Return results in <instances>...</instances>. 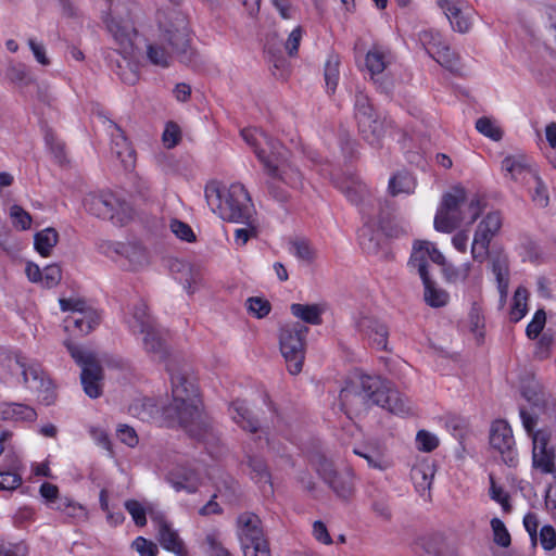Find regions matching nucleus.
<instances>
[{"label":"nucleus","mask_w":556,"mask_h":556,"mask_svg":"<svg viewBox=\"0 0 556 556\" xmlns=\"http://www.w3.org/2000/svg\"><path fill=\"white\" fill-rule=\"evenodd\" d=\"M340 400L342 405L350 409H356L358 404H375L400 416L413 413V406L407 397L391 389L389 383L381 378L368 375L359 377L357 387L343 389Z\"/></svg>","instance_id":"1"},{"label":"nucleus","mask_w":556,"mask_h":556,"mask_svg":"<svg viewBox=\"0 0 556 556\" xmlns=\"http://www.w3.org/2000/svg\"><path fill=\"white\" fill-rule=\"evenodd\" d=\"M484 205L479 194L468 198L465 188L456 186L443 195L434 216V229L451 233L464 222L472 224L482 213Z\"/></svg>","instance_id":"2"},{"label":"nucleus","mask_w":556,"mask_h":556,"mask_svg":"<svg viewBox=\"0 0 556 556\" xmlns=\"http://www.w3.org/2000/svg\"><path fill=\"white\" fill-rule=\"evenodd\" d=\"M204 194L212 211L225 220L250 224L255 215L249 192L241 184L222 187L218 182L211 181L205 186Z\"/></svg>","instance_id":"3"},{"label":"nucleus","mask_w":556,"mask_h":556,"mask_svg":"<svg viewBox=\"0 0 556 556\" xmlns=\"http://www.w3.org/2000/svg\"><path fill=\"white\" fill-rule=\"evenodd\" d=\"M166 369L170 376L173 402L166 409L168 417L187 428L200 418V400L194 384L184 374L175 370L169 362Z\"/></svg>","instance_id":"4"},{"label":"nucleus","mask_w":556,"mask_h":556,"mask_svg":"<svg viewBox=\"0 0 556 556\" xmlns=\"http://www.w3.org/2000/svg\"><path fill=\"white\" fill-rule=\"evenodd\" d=\"M85 210L118 226L127 225L135 215L131 204L112 191L90 192L83 200Z\"/></svg>","instance_id":"5"},{"label":"nucleus","mask_w":556,"mask_h":556,"mask_svg":"<svg viewBox=\"0 0 556 556\" xmlns=\"http://www.w3.org/2000/svg\"><path fill=\"white\" fill-rule=\"evenodd\" d=\"M243 140L253 149L258 161L269 176H277L278 169L288 155L282 144L257 128H245L241 131Z\"/></svg>","instance_id":"6"},{"label":"nucleus","mask_w":556,"mask_h":556,"mask_svg":"<svg viewBox=\"0 0 556 556\" xmlns=\"http://www.w3.org/2000/svg\"><path fill=\"white\" fill-rule=\"evenodd\" d=\"M308 327L300 323H288L279 330V346L291 375L301 372L305 358V342Z\"/></svg>","instance_id":"7"},{"label":"nucleus","mask_w":556,"mask_h":556,"mask_svg":"<svg viewBox=\"0 0 556 556\" xmlns=\"http://www.w3.org/2000/svg\"><path fill=\"white\" fill-rule=\"evenodd\" d=\"M14 363L21 372L24 386L36 392L38 399L46 405L52 404L55 400L54 386L41 365L20 353L14 354Z\"/></svg>","instance_id":"8"},{"label":"nucleus","mask_w":556,"mask_h":556,"mask_svg":"<svg viewBox=\"0 0 556 556\" xmlns=\"http://www.w3.org/2000/svg\"><path fill=\"white\" fill-rule=\"evenodd\" d=\"M65 345L71 356L81 366L80 380L85 393L91 399L99 397L102 394L101 380L103 378V370L96 354L85 351L71 342H65Z\"/></svg>","instance_id":"9"},{"label":"nucleus","mask_w":556,"mask_h":556,"mask_svg":"<svg viewBox=\"0 0 556 556\" xmlns=\"http://www.w3.org/2000/svg\"><path fill=\"white\" fill-rule=\"evenodd\" d=\"M60 306L63 312H72L64 321L67 331L77 330L79 334H87L100 321L99 314L87 307L86 302L80 299H61Z\"/></svg>","instance_id":"10"},{"label":"nucleus","mask_w":556,"mask_h":556,"mask_svg":"<svg viewBox=\"0 0 556 556\" xmlns=\"http://www.w3.org/2000/svg\"><path fill=\"white\" fill-rule=\"evenodd\" d=\"M355 119L364 140L371 146H378L384 134V125L375 114L369 99L362 93L355 99Z\"/></svg>","instance_id":"11"},{"label":"nucleus","mask_w":556,"mask_h":556,"mask_svg":"<svg viewBox=\"0 0 556 556\" xmlns=\"http://www.w3.org/2000/svg\"><path fill=\"white\" fill-rule=\"evenodd\" d=\"M490 445L508 467H516L518 453L510 426L502 419L492 422L490 428Z\"/></svg>","instance_id":"12"},{"label":"nucleus","mask_w":556,"mask_h":556,"mask_svg":"<svg viewBox=\"0 0 556 556\" xmlns=\"http://www.w3.org/2000/svg\"><path fill=\"white\" fill-rule=\"evenodd\" d=\"M502 228V217L498 212H490L478 224L471 244V256L482 263L489 255V247L492 239Z\"/></svg>","instance_id":"13"},{"label":"nucleus","mask_w":556,"mask_h":556,"mask_svg":"<svg viewBox=\"0 0 556 556\" xmlns=\"http://www.w3.org/2000/svg\"><path fill=\"white\" fill-rule=\"evenodd\" d=\"M551 438L547 429L532 434V465L541 473L551 475L556 480L555 450L551 445Z\"/></svg>","instance_id":"14"},{"label":"nucleus","mask_w":556,"mask_h":556,"mask_svg":"<svg viewBox=\"0 0 556 556\" xmlns=\"http://www.w3.org/2000/svg\"><path fill=\"white\" fill-rule=\"evenodd\" d=\"M318 472L340 500L348 502L353 497L355 485L352 472L340 473L333 468L332 463L326 459L319 464Z\"/></svg>","instance_id":"15"},{"label":"nucleus","mask_w":556,"mask_h":556,"mask_svg":"<svg viewBox=\"0 0 556 556\" xmlns=\"http://www.w3.org/2000/svg\"><path fill=\"white\" fill-rule=\"evenodd\" d=\"M429 261L438 265H444V255L430 241H415L408 265L412 269L417 270L421 280L430 278L428 273Z\"/></svg>","instance_id":"16"},{"label":"nucleus","mask_w":556,"mask_h":556,"mask_svg":"<svg viewBox=\"0 0 556 556\" xmlns=\"http://www.w3.org/2000/svg\"><path fill=\"white\" fill-rule=\"evenodd\" d=\"M108 131L111 136L112 154L121 162L124 169H134L136 165V152L125 132L112 121H109Z\"/></svg>","instance_id":"17"},{"label":"nucleus","mask_w":556,"mask_h":556,"mask_svg":"<svg viewBox=\"0 0 556 556\" xmlns=\"http://www.w3.org/2000/svg\"><path fill=\"white\" fill-rule=\"evenodd\" d=\"M106 27L112 35L121 53L130 55L134 50V39L137 31L130 21L111 17L106 21Z\"/></svg>","instance_id":"18"},{"label":"nucleus","mask_w":556,"mask_h":556,"mask_svg":"<svg viewBox=\"0 0 556 556\" xmlns=\"http://www.w3.org/2000/svg\"><path fill=\"white\" fill-rule=\"evenodd\" d=\"M142 348L152 358L160 362L167 359L169 350L166 333L155 324L141 333Z\"/></svg>","instance_id":"19"},{"label":"nucleus","mask_w":556,"mask_h":556,"mask_svg":"<svg viewBox=\"0 0 556 556\" xmlns=\"http://www.w3.org/2000/svg\"><path fill=\"white\" fill-rule=\"evenodd\" d=\"M236 533L239 544L265 535L260 517L251 511L241 513L236 520Z\"/></svg>","instance_id":"20"},{"label":"nucleus","mask_w":556,"mask_h":556,"mask_svg":"<svg viewBox=\"0 0 556 556\" xmlns=\"http://www.w3.org/2000/svg\"><path fill=\"white\" fill-rule=\"evenodd\" d=\"M502 169L511 179L522 182H530V178L538 173L525 155L506 156L502 161Z\"/></svg>","instance_id":"21"},{"label":"nucleus","mask_w":556,"mask_h":556,"mask_svg":"<svg viewBox=\"0 0 556 556\" xmlns=\"http://www.w3.org/2000/svg\"><path fill=\"white\" fill-rule=\"evenodd\" d=\"M126 321L134 334H141L156 324L153 316L149 313L147 303L142 300L131 304Z\"/></svg>","instance_id":"22"},{"label":"nucleus","mask_w":556,"mask_h":556,"mask_svg":"<svg viewBox=\"0 0 556 556\" xmlns=\"http://www.w3.org/2000/svg\"><path fill=\"white\" fill-rule=\"evenodd\" d=\"M491 269L497 282V289L501 295V303L504 304L508 294L509 287V266L508 257L502 252H494L491 257Z\"/></svg>","instance_id":"23"},{"label":"nucleus","mask_w":556,"mask_h":556,"mask_svg":"<svg viewBox=\"0 0 556 556\" xmlns=\"http://www.w3.org/2000/svg\"><path fill=\"white\" fill-rule=\"evenodd\" d=\"M356 326L359 331L365 333L379 349H386L388 341L387 327L372 317H361Z\"/></svg>","instance_id":"24"},{"label":"nucleus","mask_w":556,"mask_h":556,"mask_svg":"<svg viewBox=\"0 0 556 556\" xmlns=\"http://www.w3.org/2000/svg\"><path fill=\"white\" fill-rule=\"evenodd\" d=\"M37 417L36 410L21 403H0V420L4 421H33Z\"/></svg>","instance_id":"25"},{"label":"nucleus","mask_w":556,"mask_h":556,"mask_svg":"<svg viewBox=\"0 0 556 556\" xmlns=\"http://www.w3.org/2000/svg\"><path fill=\"white\" fill-rule=\"evenodd\" d=\"M159 541L163 548L177 556H187L185 544L178 533L165 521H159Z\"/></svg>","instance_id":"26"},{"label":"nucleus","mask_w":556,"mask_h":556,"mask_svg":"<svg viewBox=\"0 0 556 556\" xmlns=\"http://www.w3.org/2000/svg\"><path fill=\"white\" fill-rule=\"evenodd\" d=\"M168 481L176 491L193 493L199 489L200 480L193 470L178 469L168 476Z\"/></svg>","instance_id":"27"},{"label":"nucleus","mask_w":556,"mask_h":556,"mask_svg":"<svg viewBox=\"0 0 556 556\" xmlns=\"http://www.w3.org/2000/svg\"><path fill=\"white\" fill-rule=\"evenodd\" d=\"M176 280L189 294H192L202 283V274L199 268L190 264L179 263Z\"/></svg>","instance_id":"28"},{"label":"nucleus","mask_w":556,"mask_h":556,"mask_svg":"<svg viewBox=\"0 0 556 556\" xmlns=\"http://www.w3.org/2000/svg\"><path fill=\"white\" fill-rule=\"evenodd\" d=\"M521 394L532 406L536 408H543L547 401L546 392L534 377L522 382Z\"/></svg>","instance_id":"29"},{"label":"nucleus","mask_w":556,"mask_h":556,"mask_svg":"<svg viewBox=\"0 0 556 556\" xmlns=\"http://www.w3.org/2000/svg\"><path fill=\"white\" fill-rule=\"evenodd\" d=\"M231 415L236 424H238L243 430L250 432H256L258 429V422L255 420L245 404L244 401H235L231 404Z\"/></svg>","instance_id":"30"},{"label":"nucleus","mask_w":556,"mask_h":556,"mask_svg":"<svg viewBox=\"0 0 556 556\" xmlns=\"http://www.w3.org/2000/svg\"><path fill=\"white\" fill-rule=\"evenodd\" d=\"M122 256L129 262V268L138 270L149 263L147 250L138 243H124Z\"/></svg>","instance_id":"31"},{"label":"nucleus","mask_w":556,"mask_h":556,"mask_svg":"<svg viewBox=\"0 0 556 556\" xmlns=\"http://www.w3.org/2000/svg\"><path fill=\"white\" fill-rule=\"evenodd\" d=\"M291 313L296 318L311 324V325H320L321 324V314L324 312L323 306L318 304H292Z\"/></svg>","instance_id":"32"},{"label":"nucleus","mask_w":556,"mask_h":556,"mask_svg":"<svg viewBox=\"0 0 556 556\" xmlns=\"http://www.w3.org/2000/svg\"><path fill=\"white\" fill-rule=\"evenodd\" d=\"M36 251L43 257L51 254L52 249L59 241V233L54 228H46L35 235L34 238Z\"/></svg>","instance_id":"33"},{"label":"nucleus","mask_w":556,"mask_h":556,"mask_svg":"<svg viewBox=\"0 0 556 556\" xmlns=\"http://www.w3.org/2000/svg\"><path fill=\"white\" fill-rule=\"evenodd\" d=\"M425 291L424 300L431 307H443L448 303V293L438 288L437 285L430 279L422 280Z\"/></svg>","instance_id":"34"},{"label":"nucleus","mask_w":556,"mask_h":556,"mask_svg":"<svg viewBox=\"0 0 556 556\" xmlns=\"http://www.w3.org/2000/svg\"><path fill=\"white\" fill-rule=\"evenodd\" d=\"M222 533L218 529H211L205 533L203 547L208 556H233L222 543Z\"/></svg>","instance_id":"35"},{"label":"nucleus","mask_w":556,"mask_h":556,"mask_svg":"<svg viewBox=\"0 0 556 556\" xmlns=\"http://www.w3.org/2000/svg\"><path fill=\"white\" fill-rule=\"evenodd\" d=\"M270 177L280 180L292 188L302 187V174L295 166L288 162V155H286V160L281 162L278 175Z\"/></svg>","instance_id":"36"},{"label":"nucleus","mask_w":556,"mask_h":556,"mask_svg":"<svg viewBox=\"0 0 556 556\" xmlns=\"http://www.w3.org/2000/svg\"><path fill=\"white\" fill-rule=\"evenodd\" d=\"M340 63L339 55L334 53L329 54L326 60L324 75L327 89L330 92H334L337 89L340 75Z\"/></svg>","instance_id":"37"},{"label":"nucleus","mask_w":556,"mask_h":556,"mask_svg":"<svg viewBox=\"0 0 556 556\" xmlns=\"http://www.w3.org/2000/svg\"><path fill=\"white\" fill-rule=\"evenodd\" d=\"M388 63L387 53L378 47H374L366 54V67L372 77L382 73Z\"/></svg>","instance_id":"38"},{"label":"nucleus","mask_w":556,"mask_h":556,"mask_svg":"<svg viewBox=\"0 0 556 556\" xmlns=\"http://www.w3.org/2000/svg\"><path fill=\"white\" fill-rule=\"evenodd\" d=\"M443 267V274L447 282L451 283H464L471 273L472 266L470 263H464L460 266H454L452 264L441 265Z\"/></svg>","instance_id":"39"},{"label":"nucleus","mask_w":556,"mask_h":556,"mask_svg":"<svg viewBox=\"0 0 556 556\" xmlns=\"http://www.w3.org/2000/svg\"><path fill=\"white\" fill-rule=\"evenodd\" d=\"M528 295L529 293L523 287H518L515 291L513 305L509 312V318L511 321L517 323L526 315Z\"/></svg>","instance_id":"40"},{"label":"nucleus","mask_w":556,"mask_h":556,"mask_svg":"<svg viewBox=\"0 0 556 556\" xmlns=\"http://www.w3.org/2000/svg\"><path fill=\"white\" fill-rule=\"evenodd\" d=\"M530 193L532 201L540 207H545L548 204L549 197L547 187L544 185L538 173L530 178Z\"/></svg>","instance_id":"41"},{"label":"nucleus","mask_w":556,"mask_h":556,"mask_svg":"<svg viewBox=\"0 0 556 556\" xmlns=\"http://www.w3.org/2000/svg\"><path fill=\"white\" fill-rule=\"evenodd\" d=\"M243 556H271L266 535L240 544Z\"/></svg>","instance_id":"42"},{"label":"nucleus","mask_w":556,"mask_h":556,"mask_svg":"<svg viewBox=\"0 0 556 556\" xmlns=\"http://www.w3.org/2000/svg\"><path fill=\"white\" fill-rule=\"evenodd\" d=\"M9 217L12 226L17 230L25 231L31 227L33 218L30 214L18 204H12L9 207Z\"/></svg>","instance_id":"43"},{"label":"nucleus","mask_w":556,"mask_h":556,"mask_svg":"<svg viewBox=\"0 0 556 556\" xmlns=\"http://www.w3.org/2000/svg\"><path fill=\"white\" fill-rule=\"evenodd\" d=\"M432 58L451 72H457L459 70V56L451 50L447 43L442 46L439 50H435Z\"/></svg>","instance_id":"44"},{"label":"nucleus","mask_w":556,"mask_h":556,"mask_svg":"<svg viewBox=\"0 0 556 556\" xmlns=\"http://www.w3.org/2000/svg\"><path fill=\"white\" fill-rule=\"evenodd\" d=\"M291 252L299 260L307 264H311L316 258V250L312 243L304 238H299L291 241Z\"/></svg>","instance_id":"45"},{"label":"nucleus","mask_w":556,"mask_h":556,"mask_svg":"<svg viewBox=\"0 0 556 556\" xmlns=\"http://www.w3.org/2000/svg\"><path fill=\"white\" fill-rule=\"evenodd\" d=\"M419 41L431 56L434 55L435 50H439L446 43L441 34L433 29L422 30L419 34Z\"/></svg>","instance_id":"46"},{"label":"nucleus","mask_w":556,"mask_h":556,"mask_svg":"<svg viewBox=\"0 0 556 556\" xmlns=\"http://www.w3.org/2000/svg\"><path fill=\"white\" fill-rule=\"evenodd\" d=\"M415 188L414 179L407 174H397L390 179L389 191L392 195L410 193Z\"/></svg>","instance_id":"47"},{"label":"nucleus","mask_w":556,"mask_h":556,"mask_svg":"<svg viewBox=\"0 0 556 556\" xmlns=\"http://www.w3.org/2000/svg\"><path fill=\"white\" fill-rule=\"evenodd\" d=\"M476 128L480 134L494 141H498L503 137L502 128L496 124L495 121L489 117H480L476 122Z\"/></svg>","instance_id":"48"},{"label":"nucleus","mask_w":556,"mask_h":556,"mask_svg":"<svg viewBox=\"0 0 556 556\" xmlns=\"http://www.w3.org/2000/svg\"><path fill=\"white\" fill-rule=\"evenodd\" d=\"M167 41L174 53L186 54L188 52L189 38L185 28L176 31H168Z\"/></svg>","instance_id":"49"},{"label":"nucleus","mask_w":556,"mask_h":556,"mask_svg":"<svg viewBox=\"0 0 556 556\" xmlns=\"http://www.w3.org/2000/svg\"><path fill=\"white\" fill-rule=\"evenodd\" d=\"M354 454L364 458L370 468L384 470L389 467L388 460L378 451H367L361 448H354Z\"/></svg>","instance_id":"50"},{"label":"nucleus","mask_w":556,"mask_h":556,"mask_svg":"<svg viewBox=\"0 0 556 556\" xmlns=\"http://www.w3.org/2000/svg\"><path fill=\"white\" fill-rule=\"evenodd\" d=\"M125 508L131 516L134 522L138 527H143L147 523V513L149 507L136 500H128L125 502Z\"/></svg>","instance_id":"51"},{"label":"nucleus","mask_w":556,"mask_h":556,"mask_svg":"<svg viewBox=\"0 0 556 556\" xmlns=\"http://www.w3.org/2000/svg\"><path fill=\"white\" fill-rule=\"evenodd\" d=\"M469 327L471 332H473L477 337H482V329L484 327V315L483 309L478 303H473L469 315Z\"/></svg>","instance_id":"52"},{"label":"nucleus","mask_w":556,"mask_h":556,"mask_svg":"<svg viewBox=\"0 0 556 556\" xmlns=\"http://www.w3.org/2000/svg\"><path fill=\"white\" fill-rule=\"evenodd\" d=\"M249 466L251 467L252 479L257 483H270V475L267 466L262 458H250Z\"/></svg>","instance_id":"53"},{"label":"nucleus","mask_w":556,"mask_h":556,"mask_svg":"<svg viewBox=\"0 0 556 556\" xmlns=\"http://www.w3.org/2000/svg\"><path fill=\"white\" fill-rule=\"evenodd\" d=\"M359 244L368 254H375L379 250V240L368 226H364L359 231Z\"/></svg>","instance_id":"54"},{"label":"nucleus","mask_w":556,"mask_h":556,"mask_svg":"<svg viewBox=\"0 0 556 556\" xmlns=\"http://www.w3.org/2000/svg\"><path fill=\"white\" fill-rule=\"evenodd\" d=\"M149 60L159 66H169L170 54L165 50L164 47L159 45H150L147 50Z\"/></svg>","instance_id":"55"},{"label":"nucleus","mask_w":556,"mask_h":556,"mask_svg":"<svg viewBox=\"0 0 556 556\" xmlns=\"http://www.w3.org/2000/svg\"><path fill=\"white\" fill-rule=\"evenodd\" d=\"M170 231L180 240L187 241V242H194L195 241V235L192 230V228L178 219L170 220L169 224Z\"/></svg>","instance_id":"56"},{"label":"nucleus","mask_w":556,"mask_h":556,"mask_svg":"<svg viewBox=\"0 0 556 556\" xmlns=\"http://www.w3.org/2000/svg\"><path fill=\"white\" fill-rule=\"evenodd\" d=\"M416 444L419 451L428 453L438 447L439 439L427 430H420L416 435Z\"/></svg>","instance_id":"57"},{"label":"nucleus","mask_w":556,"mask_h":556,"mask_svg":"<svg viewBox=\"0 0 556 556\" xmlns=\"http://www.w3.org/2000/svg\"><path fill=\"white\" fill-rule=\"evenodd\" d=\"M247 307L250 314L257 318L267 316L270 312V304L262 298H250L247 300Z\"/></svg>","instance_id":"58"},{"label":"nucleus","mask_w":556,"mask_h":556,"mask_svg":"<svg viewBox=\"0 0 556 556\" xmlns=\"http://www.w3.org/2000/svg\"><path fill=\"white\" fill-rule=\"evenodd\" d=\"M491 527L494 534V542L502 547H507L510 544V535L503 521L498 518H493L491 520Z\"/></svg>","instance_id":"59"},{"label":"nucleus","mask_w":556,"mask_h":556,"mask_svg":"<svg viewBox=\"0 0 556 556\" xmlns=\"http://www.w3.org/2000/svg\"><path fill=\"white\" fill-rule=\"evenodd\" d=\"M56 509L71 518L81 519L86 517L84 507L70 501L68 498L61 500L56 506Z\"/></svg>","instance_id":"60"},{"label":"nucleus","mask_w":556,"mask_h":556,"mask_svg":"<svg viewBox=\"0 0 556 556\" xmlns=\"http://www.w3.org/2000/svg\"><path fill=\"white\" fill-rule=\"evenodd\" d=\"M7 76L12 83H18L23 85H29L33 83V78L28 74V71L24 64L10 66L8 68Z\"/></svg>","instance_id":"61"},{"label":"nucleus","mask_w":556,"mask_h":556,"mask_svg":"<svg viewBox=\"0 0 556 556\" xmlns=\"http://www.w3.org/2000/svg\"><path fill=\"white\" fill-rule=\"evenodd\" d=\"M62 278V271L61 268L55 265L51 264L45 267L42 271V279L41 283L46 288H53L59 285Z\"/></svg>","instance_id":"62"},{"label":"nucleus","mask_w":556,"mask_h":556,"mask_svg":"<svg viewBox=\"0 0 556 556\" xmlns=\"http://www.w3.org/2000/svg\"><path fill=\"white\" fill-rule=\"evenodd\" d=\"M345 197L354 204H358L366 194V187L361 182H351L340 187Z\"/></svg>","instance_id":"63"},{"label":"nucleus","mask_w":556,"mask_h":556,"mask_svg":"<svg viewBox=\"0 0 556 556\" xmlns=\"http://www.w3.org/2000/svg\"><path fill=\"white\" fill-rule=\"evenodd\" d=\"M28 547L24 542L3 543L0 545V556H27Z\"/></svg>","instance_id":"64"}]
</instances>
